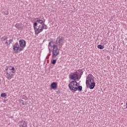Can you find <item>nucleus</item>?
Listing matches in <instances>:
<instances>
[{"label": "nucleus", "instance_id": "nucleus-1", "mask_svg": "<svg viewBox=\"0 0 127 127\" xmlns=\"http://www.w3.org/2000/svg\"><path fill=\"white\" fill-rule=\"evenodd\" d=\"M36 22L33 23V28L35 30V34L38 35L40 32L43 31V29H47V25H39Z\"/></svg>", "mask_w": 127, "mask_h": 127}, {"label": "nucleus", "instance_id": "nucleus-2", "mask_svg": "<svg viewBox=\"0 0 127 127\" xmlns=\"http://www.w3.org/2000/svg\"><path fill=\"white\" fill-rule=\"evenodd\" d=\"M53 48L52 58L54 59L58 55H59V49H58V46L56 45H54Z\"/></svg>", "mask_w": 127, "mask_h": 127}, {"label": "nucleus", "instance_id": "nucleus-3", "mask_svg": "<svg viewBox=\"0 0 127 127\" xmlns=\"http://www.w3.org/2000/svg\"><path fill=\"white\" fill-rule=\"evenodd\" d=\"M65 40V38L62 37V36H59L57 38L56 41V44L59 45V46H62L64 45V41Z\"/></svg>", "mask_w": 127, "mask_h": 127}, {"label": "nucleus", "instance_id": "nucleus-4", "mask_svg": "<svg viewBox=\"0 0 127 127\" xmlns=\"http://www.w3.org/2000/svg\"><path fill=\"white\" fill-rule=\"evenodd\" d=\"M93 75L91 74H89L86 78V84L88 86V84H91V83H94V79H93Z\"/></svg>", "mask_w": 127, "mask_h": 127}, {"label": "nucleus", "instance_id": "nucleus-5", "mask_svg": "<svg viewBox=\"0 0 127 127\" xmlns=\"http://www.w3.org/2000/svg\"><path fill=\"white\" fill-rule=\"evenodd\" d=\"M36 19H37L36 22V23H37V26L38 25H45V23H44V22H43V19H44V17L43 16L39 17L38 18H36Z\"/></svg>", "mask_w": 127, "mask_h": 127}, {"label": "nucleus", "instance_id": "nucleus-6", "mask_svg": "<svg viewBox=\"0 0 127 127\" xmlns=\"http://www.w3.org/2000/svg\"><path fill=\"white\" fill-rule=\"evenodd\" d=\"M6 73V77L8 80H10L12 77H13L14 75L13 73H15V71H7L5 72Z\"/></svg>", "mask_w": 127, "mask_h": 127}, {"label": "nucleus", "instance_id": "nucleus-7", "mask_svg": "<svg viewBox=\"0 0 127 127\" xmlns=\"http://www.w3.org/2000/svg\"><path fill=\"white\" fill-rule=\"evenodd\" d=\"M79 75L78 74L72 73H71L69 76V78L71 79V80H73V81H76V80H79V77H78Z\"/></svg>", "mask_w": 127, "mask_h": 127}, {"label": "nucleus", "instance_id": "nucleus-8", "mask_svg": "<svg viewBox=\"0 0 127 127\" xmlns=\"http://www.w3.org/2000/svg\"><path fill=\"white\" fill-rule=\"evenodd\" d=\"M19 45L21 48L23 50V49L26 46V42L23 39H20L19 41Z\"/></svg>", "mask_w": 127, "mask_h": 127}, {"label": "nucleus", "instance_id": "nucleus-9", "mask_svg": "<svg viewBox=\"0 0 127 127\" xmlns=\"http://www.w3.org/2000/svg\"><path fill=\"white\" fill-rule=\"evenodd\" d=\"M75 83H77V81L72 80L68 84V87L69 90H70V91H71V90H73V89H74L75 87Z\"/></svg>", "mask_w": 127, "mask_h": 127}, {"label": "nucleus", "instance_id": "nucleus-10", "mask_svg": "<svg viewBox=\"0 0 127 127\" xmlns=\"http://www.w3.org/2000/svg\"><path fill=\"white\" fill-rule=\"evenodd\" d=\"M19 127H27V123L25 121L22 120L19 122Z\"/></svg>", "mask_w": 127, "mask_h": 127}, {"label": "nucleus", "instance_id": "nucleus-11", "mask_svg": "<svg viewBox=\"0 0 127 127\" xmlns=\"http://www.w3.org/2000/svg\"><path fill=\"white\" fill-rule=\"evenodd\" d=\"M13 50L15 52V53H18L20 51H22L23 49L20 48V47H18L16 48H13Z\"/></svg>", "mask_w": 127, "mask_h": 127}, {"label": "nucleus", "instance_id": "nucleus-12", "mask_svg": "<svg viewBox=\"0 0 127 127\" xmlns=\"http://www.w3.org/2000/svg\"><path fill=\"white\" fill-rule=\"evenodd\" d=\"M95 86H96V83L94 82H91V83H89L88 84V86L89 89H93L94 88H95Z\"/></svg>", "mask_w": 127, "mask_h": 127}, {"label": "nucleus", "instance_id": "nucleus-13", "mask_svg": "<svg viewBox=\"0 0 127 127\" xmlns=\"http://www.w3.org/2000/svg\"><path fill=\"white\" fill-rule=\"evenodd\" d=\"M15 69L14 67L12 66L8 67L6 69H5L6 71H9V72H11V71H15Z\"/></svg>", "mask_w": 127, "mask_h": 127}, {"label": "nucleus", "instance_id": "nucleus-14", "mask_svg": "<svg viewBox=\"0 0 127 127\" xmlns=\"http://www.w3.org/2000/svg\"><path fill=\"white\" fill-rule=\"evenodd\" d=\"M51 89H53L54 90V89H56V88H57V83L53 82L51 84Z\"/></svg>", "mask_w": 127, "mask_h": 127}, {"label": "nucleus", "instance_id": "nucleus-15", "mask_svg": "<svg viewBox=\"0 0 127 127\" xmlns=\"http://www.w3.org/2000/svg\"><path fill=\"white\" fill-rule=\"evenodd\" d=\"M78 72H79V73H80L79 74V76L80 78H81V77H82V75H83V69H78L76 71V73H78Z\"/></svg>", "mask_w": 127, "mask_h": 127}, {"label": "nucleus", "instance_id": "nucleus-16", "mask_svg": "<svg viewBox=\"0 0 127 127\" xmlns=\"http://www.w3.org/2000/svg\"><path fill=\"white\" fill-rule=\"evenodd\" d=\"M16 47H19V44L18 42L15 43L14 45H13V48H16Z\"/></svg>", "mask_w": 127, "mask_h": 127}, {"label": "nucleus", "instance_id": "nucleus-17", "mask_svg": "<svg viewBox=\"0 0 127 127\" xmlns=\"http://www.w3.org/2000/svg\"><path fill=\"white\" fill-rule=\"evenodd\" d=\"M77 90H78V87H74L73 89H72V90H71V92H72V93H75V92H76V91H77Z\"/></svg>", "mask_w": 127, "mask_h": 127}, {"label": "nucleus", "instance_id": "nucleus-18", "mask_svg": "<svg viewBox=\"0 0 127 127\" xmlns=\"http://www.w3.org/2000/svg\"><path fill=\"white\" fill-rule=\"evenodd\" d=\"M15 27L17 28V29H19L20 28V24L16 23L15 25Z\"/></svg>", "mask_w": 127, "mask_h": 127}, {"label": "nucleus", "instance_id": "nucleus-19", "mask_svg": "<svg viewBox=\"0 0 127 127\" xmlns=\"http://www.w3.org/2000/svg\"><path fill=\"white\" fill-rule=\"evenodd\" d=\"M97 47L99 49H104L105 48V47L102 46V45H98Z\"/></svg>", "mask_w": 127, "mask_h": 127}, {"label": "nucleus", "instance_id": "nucleus-20", "mask_svg": "<svg viewBox=\"0 0 127 127\" xmlns=\"http://www.w3.org/2000/svg\"><path fill=\"white\" fill-rule=\"evenodd\" d=\"M57 62V60H53L52 61H51V63L53 65H55V64H56Z\"/></svg>", "mask_w": 127, "mask_h": 127}, {"label": "nucleus", "instance_id": "nucleus-21", "mask_svg": "<svg viewBox=\"0 0 127 127\" xmlns=\"http://www.w3.org/2000/svg\"><path fill=\"white\" fill-rule=\"evenodd\" d=\"M83 89V87H82V86H77V90L81 91H82V89Z\"/></svg>", "mask_w": 127, "mask_h": 127}, {"label": "nucleus", "instance_id": "nucleus-22", "mask_svg": "<svg viewBox=\"0 0 127 127\" xmlns=\"http://www.w3.org/2000/svg\"><path fill=\"white\" fill-rule=\"evenodd\" d=\"M2 41H5V40H6L7 39V37L6 36H3L1 38Z\"/></svg>", "mask_w": 127, "mask_h": 127}, {"label": "nucleus", "instance_id": "nucleus-23", "mask_svg": "<svg viewBox=\"0 0 127 127\" xmlns=\"http://www.w3.org/2000/svg\"><path fill=\"white\" fill-rule=\"evenodd\" d=\"M0 96L2 98H4V97H6V94H5V93H2L1 94Z\"/></svg>", "mask_w": 127, "mask_h": 127}, {"label": "nucleus", "instance_id": "nucleus-24", "mask_svg": "<svg viewBox=\"0 0 127 127\" xmlns=\"http://www.w3.org/2000/svg\"><path fill=\"white\" fill-rule=\"evenodd\" d=\"M8 42H9L8 45H10V44H11V43H12V42H13V39H9L8 40Z\"/></svg>", "mask_w": 127, "mask_h": 127}, {"label": "nucleus", "instance_id": "nucleus-25", "mask_svg": "<svg viewBox=\"0 0 127 127\" xmlns=\"http://www.w3.org/2000/svg\"><path fill=\"white\" fill-rule=\"evenodd\" d=\"M51 43H52V42H50L49 43V45H48V47H52V45H51Z\"/></svg>", "mask_w": 127, "mask_h": 127}, {"label": "nucleus", "instance_id": "nucleus-26", "mask_svg": "<svg viewBox=\"0 0 127 127\" xmlns=\"http://www.w3.org/2000/svg\"><path fill=\"white\" fill-rule=\"evenodd\" d=\"M4 15H8V12H7V11H5L4 12Z\"/></svg>", "mask_w": 127, "mask_h": 127}, {"label": "nucleus", "instance_id": "nucleus-27", "mask_svg": "<svg viewBox=\"0 0 127 127\" xmlns=\"http://www.w3.org/2000/svg\"><path fill=\"white\" fill-rule=\"evenodd\" d=\"M5 44H6V45H7V46H8V44H9V43H8V42H7V41H6V42H5Z\"/></svg>", "mask_w": 127, "mask_h": 127}, {"label": "nucleus", "instance_id": "nucleus-28", "mask_svg": "<svg viewBox=\"0 0 127 127\" xmlns=\"http://www.w3.org/2000/svg\"><path fill=\"white\" fill-rule=\"evenodd\" d=\"M74 86H75L76 87H78V83L76 82V83H75V84H74Z\"/></svg>", "mask_w": 127, "mask_h": 127}, {"label": "nucleus", "instance_id": "nucleus-29", "mask_svg": "<svg viewBox=\"0 0 127 127\" xmlns=\"http://www.w3.org/2000/svg\"><path fill=\"white\" fill-rule=\"evenodd\" d=\"M22 102H23V100H21L20 101V103H22Z\"/></svg>", "mask_w": 127, "mask_h": 127}, {"label": "nucleus", "instance_id": "nucleus-30", "mask_svg": "<svg viewBox=\"0 0 127 127\" xmlns=\"http://www.w3.org/2000/svg\"><path fill=\"white\" fill-rule=\"evenodd\" d=\"M49 51H50V52H51V50H50V49H49Z\"/></svg>", "mask_w": 127, "mask_h": 127}, {"label": "nucleus", "instance_id": "nucleus-31", "mask_svg": "<svg viewBox=\"0 0 127 127\" xmlns=\"http://www.w3.org/2000/svg\"><path fill=\"white\" fill-rule=\"evenodd\" d=\"M22 105H23V106H24V103H23V102H22Z\"/></svg>", "mask_w": 127, "mask_h": 127}, {"label": "nucleus", "instance_id": "nucleus-32", "mask_svg": "<svg viewBox=\"0 0 127 127\" xmlns=\"http://www.w3.org/2000/svg\"><path fill=\"white\" fill-rule=\"evenodd\" d=\"M126 105H127L126 108H127V101Z\"/></svg>", "mask_w": 127, "mask_h": 127}]
</instances>
